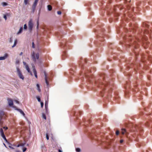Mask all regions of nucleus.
Here are the masks:
<instances>
[{
  "label": "nucleus",
  "mask_w": 152,
  "mask_h": 152,
  "mask_svg": "<svg viewBox=\"0 0 152 152\" xmlns=\"http://www.w3.org/2000/svg\"><path fill=\"white\" fill-rule=\"evenodd\" d=\"M123 141H124V140H120V142H121V143H122V142H123Z\"/></svg>",
  "instance_id": "37"
},
{
  "label": "nucleus",
  "mask_w": 152,
  "mask_h": 152,
  "mask_svg": "<svg viewBox=\"0 0 152 152\" xmlns=\"http://www.w3.org/2000/svg\"><path fill=\"white\" fill-rule=\"evenodd\" d=\"M34 24L33 20L32 19H30L28 22V26L29 30L31 31L33 27Z\"/></svg>",
  "instance_id": "2"
},
{
  "label": "nucleus",
  "mask_w": 152,
  "mask_h": 152,
  "mask_svg": "<svg viewBox=\"0 0 152 152\" xmlns=\"http://www.w3.org/2000/svg\"><path fill=\"white\" fill-rule=\"evenodd\" d=\"M1 4L3 7H5L8 5L7 3L4 2H2L1 3Z\"/></svg>",
  "instance_id": "11"
},
{
  "label": "nucleus",
  "mask_w": 152,
  "mask_h": 152,
  "mask_svg": "<svg viewBox=\"0 0 152 152\" xmlns=\"http://www.w3.org/2000/svg\"><path fill=\"white\" fill-rule=\"evenodd\" d=\"M38 1V0H35L32 6V8L33 11H34L35 10V8L36 6Z\"/></svg>",
  "instance_id": "7"
},
{
  "label": "nucleus",
  "mask_w": 152,
  "mask_h": 152,
  "mask_svg": "<svg viewBox=\"0 0 152 152\" xmlns=\"http://www.w3.org/2000/svg\"><path fill=\"white\" fill-rule=\"evenodd\" d=\"M26 150V148H25L23 149V152H25Z\"/></svg>",
  "instance_id": "28"
},
{
  "label": "nucleus",
  "mask_w": 152,
  "mask_h": 152,
  "mask_svg": "<svg viewBox=\"0 0 152 152\" xmlns=\"http://www.w3.org/2000/svg\"><path fill=\"white\" fill-rule=\"evenodd\" d=\"M58 152H62V151L60 150H58Z\"/></svg>",
  "instance_id": "42"
},
{
  "label": "nucleus",
  "mask_w": 152,
  "mask_h": 152,
  "mask_svg": "<svg viewBox=\"0 0 152 152\" xmlns=\"http://www.w3.org/2000/svg\"><path fill=\"white\" fill-rule=\"evenodd\" d=\"M42 117L45 119H46V117L45 114L43 113H42Z\"/></svg>",
  "instance_id": "21"
},
{
  "label": "nucleus",
  "mask_w": 152,
  "mask_h": 152,
  "mask_svg": "<svg viewBox=\"0 0 152 152\" xmlns=\"http://www.w3.org/2000/svg\"><path fill=\"white\" fill-rule=\"evenodd\" d=\"M47 7L49 11H51V10L52 8L51 5H48Z\"/></svg>",
  "instance_id": "15"
},
{
  "label": "nucleus",
  "mask_w": 152,
  "mask_h": 152,
  "mask_svg": "<svg viewBox=\"0 0 152 152\" xmlns=\"http://www.w3.org/2000/svg\"><path fill=\"white\" fill-rule=\"evenodd\" d=\"M76 151L77 152H80L81 150L79 148H76Z\"/></svg>",
  "instance_id": "17"
},
{
  "label": "nucleus",
  "mask_w": 152,
  "mask_h": 152,
  "mask_svg": "<svg viewBox=\"0 0 152 152\" xmlns=\"http://www.w3.org/2000/svg\"><path fill=\"white\" fill-rule=\"evenodd\" d=\"M10 42H12V40L11 39V38L10 39Z\"/></svg>",
  "instance_id": "39"
},
{
  "label": "nucleus",
  "mask_w": 152,
  "mask_h": 152,
  "mask_svg": "<svg viewBox=\"0 0 152 152\" xmlns=\"http://www.w3.org/2000/svg\"><path fill=\"white\" fill-rule=\"evenodd\" d=\"M3 144L6 147V145L4 143H3Z\"/></svg>",
  "instance_id": "43"
},
{
  "label": "nucleus",
  "mask_w": 152,
  "mask_h": 152,
  "mask_svg": "<svg viewBox=\"0 0 152 152\" xmlns=\"http://www.w3.org/2000/svg\"><path fill=\"white\" fill-rule=\"evenodd\" d=\"M46 139L47 140H48L49 139V136L47 134H46Z\"/></svg>",
  "instance_id": "27"
},
{
  "label": "nucleus",
  "mask_w": 152,
  "mask_h": 152,
  "mask_svg": "<svg viewBox=\"0 0 152 152\" xmlns=\"http://www.w3.org/2000/svg\"><path fill=\"white\" fill-rule=\"evenodd\" d=\"M14 101L16 102V103L17 104H19V102L18 101H17V100H14Z\"/></svg>",
  "instance_id": "31"
},
{
  "label": "nucleus",
  "mask_w": 152,
  "mask_h": 152,
  "mask_svg": "<svg viewBox=\"0 0 152 152\" xmlns=\"http://www.w3.org/2000/svg\"><path fill=\"white\" fill-rule=\"evenodd\" d=\"M119 131H117L116 132V134L117 135H118L119 134Z\"/></svg>",
  "instance_id": "34"
},
{
  "label": "nucleus",
  "mask_w": 152,
  "mask_h": 152,
  "mask_svg": "<svg viewBox=\"0 0 152 152\" xmlns=\"http://www.w3.org/2000/svg\"><path fill=\"white\" fill-rule=\"evenodd\" d=\"M15 152H21L19 150H15Z\"/></svg>",
  "instance_id": "35"
},
{
  "label": "nucleus",
  "mask_w": 152,
  "mask_h": 152,
  "mask_svg": "<svg viewBox=\"0 0 152 152\" xmlns=\"http://www.w3.org/2000/svg\"><path fill=\"white\" fill-rule=\"evenodd\" d=\"M31 57L33 61L36 62V59H38L39 58V53H35L34 52H33L31 53Z\"/></svg>",
  "instance_id": "3"
},
{
  "label": "nucleus",
  "mask_w": 152,
  "mask_h": 152,
  "mask_svg": "<svg viewBox=\"0 0 152 152\" xmlns=\"http://www.w3.org/2000/svg\"><path fill=\"white\" fill-rule=\"evenodd\" d=\"M4 18L6 20L7 19V16L6 15H4Z\"/></svg>",
  "instance_id": "32"
},
{
  "label": "nucleus",
  "mask_w": 152,
  "mask_h": 152,
  "mask_svg": "<svg viewBox=\"0 0 152 152\" xmlns=\"http://www.w3.org/2000/svg\"><path fill=\"white\" fill-rule=\"evenodd\" d=\"M27 26L26 25V24H24V28L25 29H27Z\"/></svg>",
  "instance_id": "26"
},
{
  "label": "nucleus",
  "mask_w": 152,
  "mask_h": 152,
  "mask_svg": "<svg viewBox=\"0 0 152 152\" xmlns=\"http://www.w3.org/2000/svg\"><path fill=\"white\" fill-rule=\"evenodd\" d=\"M37 89L38 91L39 92H40V88H39V85L38 84H37Z\"/></svg>",
  "instance_id": "18"
},
{
  "label": "nucleus",
  "mask_w": 152,
  "mask_h": 152,
  "mask_svg": "<svg viewBox=\"0 0 152 152\" xmlns=\"http://www.w3.org/2000/svg\"><path fill=\"white\" fill-rule=\"evenodd\" d=\"M36 97L38 100V101L39 102H40L41 101V99L39 97V96H37Z\"/></svg>",
  "instance_id": "23"
},
{
  "label": "nucleus",
  "mask_w": 152,
  "mask_h": 152,
  "mask_svg": "<svg viewBox=\"0 0 152 152\" xmlns=\"http://www.w3.org/2000/svg\"><path fill=\"white\" fill-rule=\"evenodd\" d=\"M57 13L58 15H61V12L60 11H58L57 12Z\"/></svg>",
  "instance_id": "29"
},
{
  "label": "nucleus",
  "mask_w": 152,
  "mask_h": 152,
  "mask_svg": "<svg viewBox=\"0 0 152 152\" xmlns=\"http://www.w3.org/2000/svg\"><path fill=\"white\" fill-rule=\"evenodd\" d=\"M25 144H26L25 143H21L20 144V146H22V147L24 146L25 145Z\"/></svg>",
  "instance_id": "22"
},
{
  "label": "nucleus",
  "mask_w": 152,
  "mask_h": 152,
  "mask_svg": "<svg viewBox=\"0 0 152 152\" xmlns=\"http://www.w3.org/2000/svg\"><path fill=\"white\" fill-rule=\"evenodd\" d=\"M121 133L122 134H124L125 133H126V134H127V132L126 131L125 129H122Z\"/></svg>",
  "instance_id": "14"
},
{
  "label": "nucleus",
  "mask_w": 152,
  "mask_h": 152,
  "mask_svg": "<svg viewBox=\"0 0 152 152\" xmlns=\"http://www.w3.org/2000/svg\"><path fill=\"white\" fill-rule=\"evenodd\" d=\"M44 75H45V83H46L47 84V85L48 86V82L47 80V77L46 74L45 72H44Z\"/></svg>",
  "instance_id": "10"
},
{
  "label": "nucleus",
  "mask_w": 152,
  "mask_h": 152,
  "mask_svg": "<svg viewBox=\"0 0 152 152\" xmlns=\"http://www.w3.org/2000/svg\"><path fill=\"white\" fill-rule=\"evenodd\" d=\"M0 133H1V135L2 137L3 138L4 140L6 141V142H7V140L6 139L5 136L4 134L3 130L2 129H0Z\"/></svg>",
  "instance_id": "5"
},
{
  "label": "nucleus",
  "mask_w": 152,
  "mask_h": 152,
  "mask_svg": "<svg viewBox=\"0 0 152 152\" xmlns=\"http://www.w3.org/2000/svg\"><path fill=\"white\" fill-rule=\"evenodd\" d=\"M28 0H24V3L25 5H26L28 4Z\"/></svg>",
  "instance_id": "20"
},
{
  "label": "nucleus",
  "mask_w": 152,
  "mask_h": 152,
  "mask_svg": "<svg viewBox=\"0 0 152 152\" xmlns=\"http://www.w3.org/2000/svg\"><path fill=\"white\" fill-rule=\"evenodd\" d=\"M37 25L36 28H37V29H38L39 28V25L38 20L37 22Z\"/></svg>",
  "instance_id": "25"
},
{
  "label": "nucleus",
  "mask_w": 152,
  "mask_h": 152,
  "mask_svg": "<svg viewBox=\"0 0 152 152\" xmlns=\"http://www.w3.org/2000/svg\"><path fill=\"white\" fill-rule=\"evenodd\" d=\"M16 72L18 77L22 80L24 79V77L22 74V72L18 66H16Z\"/></svg>",
  "instance_id": "1"
},
{
  "label": "nucleus",
  "mask_w": 152,
  "mask_h": 152,
  "mask_svg": "<svg viewBox=\"0 0 152 152\" xmlns=\"http://www.w3.org/2000/svg\"><path fill=\"white\" fill-rule=\"evenodd\" d=\"M9 105L10 106H13V103L12 99H11L9 98L7 99Z\"/></svg>",
  "instance_id": "8"
},
{
  "label": "nucleus",
  "mask_w": 152,
  "mask_h": 152,
  "mask_svg": "<svg viewBox=\"0 0 152 152\" xmlns=\"http://www.w3.org/2000/svg\"><path fill=\"white\" fill-rule=\"evenodd\" d=\"M31 65L32 66V69H33V72L34 73V75L35 76V77L36 78H37V72L36 71V70L35 69V67L33 65V64H31Z\"/></svg>",
  "instance_id": "6"
},
{
  "label": "nucleus",
  "mask_w": 152,
  "mask_h": 152,
  "mask_svg": "<svg viewBox=\"0 0 152 152\" xmlns=\"http://www.w3.org/2000/svg\"><path fill=\"white\" fill-rule=\"evenodd\" d=\"M32 47L33 48H34V42L32 43Z\"/></svg>",
  "instance_id": "30"
},
{
  "label": "nucleus",
  "mask_w": 152,
  "mask_h": 152,
  "mask_svg": "<svg viewBox=\"0 0 152 152\" xmlns=\"http://www.w3.org/2000/svg\"><path fill=\"white\" fill-rule=\"evenodd\" d=\"M48 102H47L46 101V102H45V108L46 109L48 107Z\"/></svg>",
  "instance_id": "24"
},
{
  "label": "nucleus",
  "mask_w": 152,
  "mask_h": 152,
  "mask_svg": "<svg viewBox=\"0 0 152 152\" xmlns=\"http://www.w3.org/2000/svg\"><path fill=\"white\" fill-rule=\"evenodd\" d=\"M17 39H15L14 41V44L12 46V48H14V47H15L16 46V44L17 43Z\"/></svg>",
  "instance_id": "16"
},
{
  "label": "nucleus",
  "mask_w": 152,
  "mask_h": 152,
  "mask_svg": "<svg viewBox=\"0 0 152 152\" xmlns=\"http://www.w3.org/2000/svg\"><path fill=\"white\" fill-rule=\"evenodd\" d=\"M3 128H4V129H7L8 128H7V127H3Z\"/></svg>",
  "instance_id": "38"
},
{
  "label": "nucleus",
  "mask_w": 152,
  "mask_h": 152,
  "mask_svg": "<svg viewBox=\"0 0 152 152\" xmlns=\"http://www.w3.org/2000/svg\"><path fill=\"white\" fill-rule=\"evenodd\" d=\"M22 54H23V53L21 52L20 53V55H22Z\"/></svg>",
  "instance_id": "41"
},
{
  "label": "nucleus",
  "mask_w": 152,
  "mask_h": 152,
  "mask_svg": "<svg viewBox=\"0 0 152 152\" xmlns=\"http://www.w3.org/2000/svg\"><path fill=\"white\" fill-rule=\"evenodd\" d=\"M23 64L25 66V68L26 69V70L28 71V72L30 74L32 75V74L31 72L30 71V69L29 68L28 66L26 64V62L24 61H23Z\"/></svg>",
  "instance_id": "4"
},
{
  "label": "nucleus",
  "mask_w": 152,
  "mask_h": 152,
  "mask_svg": "<svg viewBox=\"0 0 152 152\" xmlns=\"http://www.w3.org/2000/svg\"><path fill=\"white\" fill-rule=\"evenodd\" d=\"M20 146V144H18V145H17V147H19Z\"/></svg>",
  "instance_id": "40"
},
{
  "label": "nucleus",
  "mask_w": 152,
  "mask_h": 152,
  "mask_svg": "<svg viewBox=\"0 0 152 152\" xmlns=\"http://www.w3.org/2000/svg\"><path fill=\"white\" fill-rule=\"evenodd\" d=\"M9 147L10 148H11L12 149H14V148L13 147H12L11 146H9Z\"/></svg>",
  "instance_id": "36"
},
{
  "label": "nucleus",
  "mask_w": 152,
  "mask_h": 152,
  "mask_svg": "<svg viewBox=\"0 0 152 152\" xmlns=\"http://www.w3.org/2000/svg\"><path fill=\"white\" fill-rule=\"evenodd\" d=\"M8 56V54L6 53L4 54L3 56L0 57V60H5Z\"/></svg>",
  "instance_id": "9"
},
{
  "label": "nucleus",
  "mask_w": 152,
  "mask_h": 152,
  "mask_svg": "<svg viewBox=\"0 0 152 152\" xmlns=\"http://www.w3.org/2000/svg\"><path fill=\"white\" fill-rule=\"evenodd\" d=\"M16 110H18L20 113L22 114L23 116L25 115L24 113L21 110L18 109H17Z\"/></svg>",
  "instance_id": "13"
},
{
  "label": "nucleus",
  "mask_w": 152,
  "mask_h": 152,
  "mask_svg": "<svg viewBox=\"0 0 152 152\" xmlns=\"http://www.w3.org/2000/svg\"><path fill=\"white\" fill-rule=\"evenodd\" d=\"M41 105L42 107H43V103L42 102H41Z\"/></svg>",
  "instance_id": "33"
},
{
  "label": "nucleus",
  "mask_w": 152,
  "mask_h": 152,
  "mask_svg": "<svg viewBox=\"0 0 152 152\" xmlns=\"http://www.w3.org/2000/svg\"><path fill=\"white\" fill-rule=\"evenodd\" d=\"M23 29V28L21 27L20 28V29H19V31H18L17 33V35H19L20 34L22 31Z\"/></svg>",
  "instance_id": "12"
},
{
  "label": "nucleus",
  "mask_w": 152,
  "mask_h": 152,
  "mask_svg": "<svg viewBox=\"0 0 152 152\" xmlns=\"http://www.w3.org/2000/svg\"><path fill=\"white\" fill-rule=\"evenodd\" d=\"M19 59H17L15 61V64L16 65H19Z\"/></svg>",
  "instance_id": "19"
}]
</instances>
